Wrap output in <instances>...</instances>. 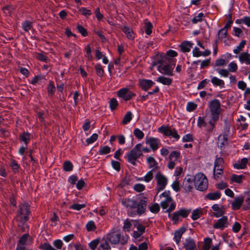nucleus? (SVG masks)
<instances>
[{
    "label": "nucleus",
    "mask_w": 250,
    "mask_h": 250,
    "mask_svg": "<svg viewBox=\"0 0 250 250\" xmlns=\"http://www.w3.org/2000/svg\"><path fill=\"white\" fill-rule=\"evenodd\" d=\"M146 205L147 198L141 194L126 200V207L128 208L127 214L131 217L144 214L146 212Z\"/></svg>",
    "instance_id": "f257e3e1"
},
{
    "label": "nucleus",
    "mask_w": 250,
    "mask_h": 250,
    "mask_svg": "<svg viewBox=\"0 0 250 250\" xmlns=\"http://www.w3.org/2000/svg\"><path fill=\"white\" fill-rule=\"evenodd\" d=\"M216 122L213 120L212 117L200 116L197 120V125L199 127H205L208 132H210L213 130Z\"/></svg>",
    "instance_id": "f03ea898"
},
{
    "label": "nucleus",
    "mask_w": 250,
    "mask_h": 250,
    "mask_svg": "<svg viewBox=\"0 0 250 250\" xmlns=\"http://www.w3.org/2000/svg\"><path fill=\"white\" fill-rule=\"evenodd\" d=\"M195 188L200 191L206 190L208 187V180L206 176L202 173L196 174L194 177Z\"/></svg>",
    "instance_id": "7ed1b4c3"
},
{
    "label": "nucleus",
    "mask_w": 250,
    "mask_h": 250,
    "mask_svg": "<svg viewBox=\"0 0 250 250\" xmlns=\"http://www.w3.org/2000/svg\"><path fill=\"white\" fill-rule=\"evenodd\" d=\"M142 145L138 144L127 154V161L132 165L135 166L138 159L142 155L141 151Z\"/></svg>",
    "instance_id": "20e7f679"
},
{
    "label": "nucleus",
    "mask_w": 250,
    "mask_h": 250,
    "mask_svg": "<svg viewBox=\"0 0 250 250\" xmlns=\"http://www.w3.org/2000/svg\"><path fill=\"white\" fill-rule=\"evenodd\" d=\"M209 107L211 112V117L214 121H217L221 112V104L219 100L214 99L209 103Z\"/></svg>",
    "instance_id": "39448f33"
},
{
    "label": "nucleus",
    "mask_w": 250,
    "mask_h": 250,
    "mask_svg": "<svg viewBox=\"0 0 250 250\" xmlns=\"http://www.w3.org/2000/svg\"><path fill=\"white\" fill-rule=\"evenodd\" d=\"M155 178L157 182L155 189L157 191V194H158L159 192L165 188L167 184L168 180L167 178L160 172H158L156 174Z\"/></svg>",
    "instance_id": "423d86ee"
},
{
    "label": "nucleus",
    "mask_w": 250,
    "mask_h": 250,
    "mask_svg": "<svg viewBox=\"0 0 250 250\" xmlns=\"http://www.w3.org/2000/svg\"><path fill=\"white\" fill-rule=\"evenodd\" d=\"M158 131L167 136H171L176 141L178 140L180 137L175 128H170L168 126L162 125L158 128Z\"/></svg>",
    "instance_id": "0eeeda50"
},
{
    "label": "nucleus",
    "mask_w": 250,
    "mask_h": 250,
    "mask_svg": "<svg viewBox=\"0 0 250 250\" xmlns=\"http://www.w3.org/2000/svg\"><path fill=\"white\" fill-rule=\"evenodd\" d=\"M29 208V205L26 203L20 205L18 215L21 218V222H26L28 220V215L30 213Z\"/></svg>",
    "instance_id": "6e6552de"
},
{
    "label": "nucleus",
    "mask_w": 250,
    "mask_h": 250,
    "mask_svg": "<svg viewBox=\"0 0 250 250\" xmlns=\"http://www.w3.org/2000/svg\"><path fill=\"white\" fill-rule=\"evenodd\" d=\"M106 240H108L113 244L119 243L121 239V233L120 229H113L107 235Z\"/></svg>",
    "instance_id": "1a4fd4ad"
},
{
    "label": "nucleus",
    "mask_w": 250,
    "mask_h": 250,
    "mask_svg": "<svg viewBox=\"0 0 250 250\" xmlns=\"http://www.w3.org/2000/svg\"><path fill=\"white\" fill-rule=\"evenodd\" d=\"M191 212V209L181 208L178 211H175L173 214L172 220L173 224L176 225L179 221V216H181L183 218L188 216Z\"/></svg>",
    "instance_id": "9d476101"
},
{
    "label": "nucleus",
    "mask_w": 250,
    "mask_h": 250,
    "mask_svg": "<svg viewBox=\"0 0 250 250\" xmlns=\"http://www.w3.org/2000/svg\"><path fill=\"white\" fill-rule=\"evenodd\" d=\"M160 197H164V199L160 203V205L163 209H167L169 204L172 201L170 196V192L169 190H166L160 195Z\"/></svg>",
    "instance_id": "9b49d317"
},
{
    "label": "nucleus",
    "mask_w": 250,
    "mask_h": 250,
    "mask_svg": "<svg viewBox=\"0 0 250 250\" xmlns=\"http://www.w3.org/2000/svg\"><path fill=\"white\" fill-rule=\"evenodd\" d=\"M229 226L228 218L227 216H223L213 225V227L216 229L223 230Z\"/></svg>",
    "instance_id": "f8f14e48"
},
{
    "label": "nucleus",
    "mask_w": 250,
    "mask_h": 250,
    "mask_svg": "<svg viewBox=\"0 0 250 250\" xmlns=\"http://www.w3.org/2000/svg\"><path fill=\"white\" fill-rule=\"evenodd\" d=\"M194 185V178L191 176H187L184 179L182 187L186 192H191Z\"/></svg>",
    "instance_id": "ddd939ff"
},
{
    "label": "nucleus",
    "mask_w": 250,
    "mask_h": 250,
    "mask_svg": "<svg viewBox=\"0 0 250 250\" xmlns=\"http://www.w3.org/2000/svg\"><path fill=\"white\" fill-rule=\"evenodd\" d=\"M158 71L162 74L167 76H173V67L169 64L159 65L158 67Z\"/></svg>",
    "instance_id": "4468645a"
},
{
    "label": "nucleus",
    "mask_w": 250,
    "mask_h": 250,
    "mask_svg": "<svg viewBox=\"0 0 250 250\" xmlns=\"http://www.w3.org/2000/svg\"><path fill=\"white\" fill-rule=\"evenodd\" d=\"M146 143L150 146V148L153 151H156L159 148L160 140L158 138L150 137L146 139Z\"/></svg>",
    "instance_id": "2eb2a0df"
},
{
    "label": "nucleus",
    "mask_w": 250,
    "mask_h": 250,
    "mask_svg": "<svg viewBox=\"0 0 250 250\" xmlns=\"http://www.w3.org/2000/svg\"><path fill=\"white\" fill-rule=\"evenodd\" d=\"M155 83L150 80L141 79L139 81V84L141 87L145 91H147Z\"/></svg>",
    "instance_id": "dca6fc26"
},
{
    "label": "nucleus",
    "mask_w": 250,
    "mask_h": 250,
    "mask_svg": "<svg viewBox=\"0 0 250 250\" xmlns=\"http://www.w3.org/2000/svg\"><path fill=\"white\" fill-rule=\"evenodd\" d=\"M184 246L186 250H195L196 249L195 241L191 238H188L185 240Z\"/></svg>",
    "instance_id": "f3484780"
},
{
    "label": "nucleus",
    "mask_w": 250,
    "mask_h": 250,
    "mask_svg": "<svg viewBox=\"0 0 250 250\" xmlns=\"http://www.w3.org/2000/svg\"><path fill=\"white\" fill-rule=\"evenodd\" d=\"M239 60L241 63L250 64V54L247 52L241 53L239 56Z\"/></svg>",
    "instance_id": "a211bd4d"
},
{
    "label": "nucleus",
    "mask_w": 250,
    "mask_h": 250,
    "mask_svg": "<svg viewBox=\"0 0 250 250\" xmlns=\"http://www.w3.org/2000/svg\"><path fill=\"white\" fill-rule=\"evenodd\" d=\"M193 43L189 41H184L180 44V47L181 51L184 52H189L192 47Z\"/></svg>",
    "instance_id": "6ab92c4d"
},
{
    "label": "nucleus",
    "mask_w": 250,
    "mask_h": 250,
    "mask_svg": "<svg viewBox=\"0 0 250 250\" xmlns=\"http://www.w3.org/2000/svg\"><path fill=\"white\" fill-rule=\"evenodd\" d=\"M244 201V198L242 196L236 197L234 201L231 203L232 208L233 209H239Z\"/></svg>",
    "instance_id": "aec40b11"
},
{
    "label": "nucleus",
    "mask_w": 250,
    "mask_h": 250,
    "mask_svg": "<svg viewBox=\"0 0 250 250\" xmlns=\"http://www.w3.org/2000/svg\"><path fill=\"white\" fill-rule=\"evenodd\" d=\"M185 231L186 229L184 227L180 228L179 229L175 231L173 239L177 244L179 243L181 237Z\"/></svg>",
    "instance_id": "412c9836"
},
{
    "label": "nucleus",
    "mask_w": 250,
    "mask_h": 250,
    "mask_svg": "<svg viewBox=\"0 0 250 250\" xmlns=\"http://www.w3.org/2000/svg\"><path fill=\"white\" fill-rule=\"evenodd\" d=\"M212 209L215 211L213 213V216L216 217L222 216L224 214V211L220 208L218 204H214L212 206Z\"/></svg>",
    "instance_id": "4be33fe9"
},
{
    "label": "nucleus",
    "mask_w": 250,
    "mask_h": 250,
    "mask_svg": "<svg viewBox=\"0 0 250 250\" xmlns=\"http://www.w3.org/2000/svg\"><path fill=\"white\" fill-rule=\"evenodd\" d=\"M248 159L247 158H243L240 161H239L238 163H236L233 164V167L235 168L244 169L246 167V164L248 162Z\"/></svg>",
    "instance_id": "5701e85b"
},
{
    "label": "nucleus",
    "mask_w": 250,
    "mask_h": 250,
    "mask_svg": "<svg viewBox=\"0 0 250 250\" xmlns=\"http://www.w3.org/2000/svg\"><path fill=\"white\" fill-rule=\"evenodd\" d=\"M221 192L219 191H216L214 192H210L206 194L205 199L210 200H216L220 198Z\"/></svg>",
    "instance_id": "b1692460"
},
{
    "label": "nucleus",
    "mask_w": 250,
    "mask_h": 250,
    "mask_svg": "<svg viewBox=\"0 0 250 250\" xmlns=\"http://www.w3.org/2000/svg\"><path fill=\"white\" fill-rule=\"evenodd\" d=\"M224 163V160L221 157L217 158L214 162V170L221 171L223 170L222 165Z\"/></svg>",
    "instance_id": "393cba45"
},
{
    "label": "nucleus",
    "mask_w": 250,
    "mask_h": 250,
    "mask_svg": "<svg viewBox=\"0 0 250 250\" xmlns=\"http://www.w3.org/2000/svg\"><path fill=\"white\" fill-rule=\"evenodd\" d=\"M157 82L164 85H169L171 84L172 80L170 78L161 76L157 78Z\"/></svg>",
    "instance_id": "a878e982"
},
{
    "label": "nucleus",
    "mask_w": 250,
    "mask_h": 250,
    "mask_svg": "<svg viewBox=\"0 0 250 250\" xmlns=\"http://www.w3.org/2000/svg\"><path fill=\"white\" fill-rule=\"evenodd\" d=\"M211 82L214 86H219L221 87H224L225 85V83L223 80L220 79L216 77L211 76Z\"/></svg>",
    "instance_id": "bb28decb"
},
{
    "label": "nucleus",
    "mask_w": 250,
    "mask_h": 250,
    "mask_svg": "<svg viewBox=\"0 0 250 250\" xmlns=\"http://www.w3.org/2000/svg\"><path fill=\"white\" fill-rule=\"evenodd\" d=\"M218 146L221 149L226 145L228 144V136L223 135H220L218 138Z\"/></svg>",
    "instance_id": "cd10ccee"
},
{
    "label": "nucleus",
    "mask_w": 250,
    "mask_h": 250,
    "mask_svg": "<svg viewBox=\"0 0 250 250\" xmlns=\"http://www.w3.org/2000/svg\"><path fill=\"white\" fill-rule=\"evenodd\" d=\"M169 60V58L167 56V55H160V59L158 60V61L157 62H155L153 63L152 67L158 63L160 64V65H163L164 63L167 64L166 63L168 62Z\"/></svg>",
    "instance_id": "c85d7f7f"
},
{
    "label": "nucleus",
    "mask_w": 250,
    "mask_h": 250,
    "mask_svg": "<svg viewBox=\"0 0 250 250\" xmlns=\"http://www.w3.org/2000/svg\"><path fill=\"white\" fill-rule=\"evenodd\" d=\"M19 138L20 140L23 142L26 145L30 140L31 134L29 133L24 132L20 135Z\"/></svg>",
    "instance_id": "c756f323"
},
{
    "label": "nucleus",
    "mask_w": 250,
    "mask_h": 250,
    "mask_svg": "<svg viewBox=\"0 0 250 250\" xmlns=\"http://www.w3.org/2000/svg\"><path fill=\"white\" fill-rule=\"evenodd\" d=\"M125 186V182L124 179H123L121 182L116 187V189L117 190L118 194L119 196H124L125 193L124 190V187Z\"/></svg>",
    "instance_id": "7c9ffc66"
},
{
    "label": "nucleus",
    "mask_w": 250,
    "mask_h": 250,
    "mask_svg": "<svg viewBox=\"0 0 250 250\" xmlns=\"http://www.w3.org/2000/svg\"><path fill=\"white\" fill-rule=\"evenodd\" d=\"M99 250H110V246H109L107 240L103 239L99 247Z\"/></svg>",
    "instance_id": "2f4dec72"
},
{
    "label": "nucleus",
    "mask_w": 250,
    "mask_h": 250,
    "mask_svg": "<svg viewBox=\"0 0 250 250\" xmlns=\"http://www.w3.org/2000/svg\"><path fill=\"white\" fill-rule=\"evenodd\" d=\"M147 162L149 165L150 168H153L152 169L155 170L157 167L158 163L155 159L151 156H149L147 158Z\"/></svg>",
    "instance_id": "473e14b6"
},
{
    "label": "nucleus",
    "mask_w": 250,
    "mask_h": 250,
    "mask_svg": "<svg viewBox=\"0 0 250 250\" xmlns=\"http://www.w3.org/2000/svg\"><path fill=\"white\" fill-rule=\"evenodd\" d=\"M205 17L204 14L203 13H200L198 15L194 16L191 20V22L193 24H196L199 22H201L203 20V18Z\"/></svg>",
    "instance_id": "72a5a7b5"
},
{
    "label": "nucleus",
    "mask_w": 250,
    "mask_h": 250,
    "mask_svg": "<svg viewBox=\"0 0 250 250\" xmlns=\"http://www.w3.org/2000/svg\"><path fill=\"white\" fill-rule=\"evenodd\" d=\"M180 157V152L177 151H173L169 155V160L175 162L178 161Z\"/></svg>",
    "instance_id": "f704fd0d"
},
{
    "label": "nucleus",
    "mask_w": 250,
    "mask_h": 250,
    "mask_svg": "<svg viewBox=\"0 0 250 250\" xmlns=\"http://www.w3.org/2000/svg\"><path fill=\"white\" fill-rule=\"evenodd\" d=\"M138 223V221L136 220H131L130 221L127 219L126 220V229L127 231L130 230L132 226H133L134 227H135L137 224Z\"/></svg>",
    "instance_id": "c9c22d12"
},
{
    "label": "nucleus",
    "mask_w": 250,
    "mask_h": 250,
    "mask_svg": "<svg viewBox=\"0 0 250 250\" xmlns=\"http://www.w3.org/2000/svg\"><path fill=\"white\" fill-rule=\"evenodd\" d=\"M246 42L245 40L242 41L236 48L233 49V52L235 54H239L244 48Z\"/></svg>",
    "instance_id": "e433bc0d"
},
{
    "label": "nucleus",
    "mask_w": 250,
    "mask_h": 250,
    "mask_svg": "<svg viewBox=\"0 0 250 250\" xmlns=\"http://www.w3.org/2000/svg\"><path fill=\"white\" fill-rule=\"evenodd\" d=\"M204 243L203 250H209L212 244V239L209 237H206L204 239Z\"/></svg>",
    "instance_id": "4c0bfd02"
},
{
    "label": "nucleus",
    "mask_w": 250,
    "mask_h": 250,
    "mask_svg": "<svg viewBox=\"0 0 250 250\" xmlns=\"http://www.w3.org/2000/svg\"><path fill=\"white\" fill-rule=\"evenodd\" d=\"M202 214L201 209H196L193 210L191 218L193 220H196L200 218V215Z\"/></svg>",
    "instance_id": "58836bf2"
},
{
    "label": "nucleus",
    "mask_w": 250,
    "mask_h": 250,
    "mask_svg": "<svg viewBox=\"0 0 250 250\" xmlns=\"http://www.w3.org/2000/svg\"><path fill=\"white\" fill-rule=\"evenodd\" d=\"M245 176L242 175H237L236 174H233L231 176V181L236 183H241L242 182Z\"/></svg>",
    "instance_id": "ea45409f"
},
{
    "label": "nucleus",
    "mask_w": 250,
    "mask_h": 250,
    "mask_svg": "<svg viewBox=\"0 0 250 250\" xmlns=\"http://www.w3.org/2000/svg\"><path fill=\"white\" fill-rule=\"evenodd\" d=\"M73 165L69 161H66L63 163V168L65 171H70L72 170Z\"/></svg>",
    "instance_id": "a19ab883"
},
{
    "label": "nucleus",
    "mask_w": 250,
    "mask_h": 250,
    "mask_svg": "<svg viewBox=\"0 0 250 250\" xmlns=\"http://www.w3.org/2000/svg\"><path fill=\"white\" fill-rule=\"evenodd\" d=\"M145 188V186L142 184L137 183L133 186V189L138 192L143 191Z\"/></svg>",
    "instance_id": "79ce46f5"
},
{
    "label": "nucleus",
    "mask_w": 250,
    "mask_h": 250,
    "mask_svg": "<svg viewBox=\"0 0 250 250\" xmlns=\"http://www.w3.org/2000/svg\"><path fill=\"white\" fill-rule=\"evenodd\" d=\"M119 99L124 102L125 101V87H123L117 92Z\"/></svg>",
    "instance_id": "37998d69"
},
{
    "label": "nucleus",
    "mask_w": 250,
    "mask_h": 250,
    "mask_svg": "<svg viewBox=\"0 0 250 250\" xmlns=\"http://www.w3.org/2000/svg\"><path fill=\"white\" fill-rule=\"evenodd\" d=\"M126 37L131 40H133L135 38V34L133 30L127 27H126Z\"/></svg>",
    "instance_id": "c03bdc74"
},
{
    "label": "nucleus",
    "mask_w": 250,
    "mask_h": 250,
    "mask_svg": "<svg viewBox=\"0 0 250 250\" xmlns=\"http://www.w3.org/2000/svg\"><path fill=\"white\" fill-rule=\"evenodd\" d=\"M28 234H23L19 241V243L18 245L21 246H24L26 244L27 240L28 239Z\"/></svg>",
    "instance_id": "a18cd8bd"
},
{
    "label": "nucleus",
    "mask_w": 250,
    "mask_h": 250,
    "mask_svg": "<svg viewBox=\"0 0 250 250\" xmlns=\"http://www.w3.org/2000/svg\"><path fill=\"white\" fill-rule=\"evenodd\" d=\"M133 133L135 137L139 139H142L144 137V133L139 128H135Z\"/></svg>",
    "instance_id": "49530a36"
},
{
    "label": "nucleus",
    "mask_w": 250,
    "mask_h": 250,
    "mask_svg": "<svg viewBox=\"0 0 250 250\" xmlns=\"http://www.w3.org/2000/svg\"><path fill=\"white\" fill-rule=\"evenodd\" d=\"M230 124L228 121H225L224 127L223 135L228 136L230 133Z\"/></svg>",
    "instance_id": "de8ad7c7"
},
{
    "label": "nucleus",
    "mask_w": 250,
    "mask_h": 250,
    "mask_svg": "<svg viewBox=\"0 0 250 250\" xmlns=\"http://www.w3.org/2000/svg\"><path fill=\"white\" fill-rule=\"evenodd\" d=\"M110 151V147L108 146H104L100 147L99 150V153L100 155H104L109 153Z\"/></svg>",
    "instance_id": "09e8293b"
},
{
    "label": "nucleus",
    "mask_w": 250,
    "mask_h": 250,
    "mask_svg": "<svg viewBox=\"0 0 250 250\" xmlns=\"http://www.w3.org/2000/svg\"><path fill=\"white\" fill-rule=\"evenodd\" d=\"M95 69L96 73L99 77H102L104 74V70L102 68V65L100 64H98L95 65Z\"/></svg>",
    "instance_id": "8fccbe9b"
},
{
    "label": "nucleus",
    "mask_w": 250,
    "mask_h": 250,
    "mask_svg": "<svg viewBox=\"0 0 250 250\" xmlns=\"http://www.w3.org/2000/svg\"><path fill=\"white\" fill-rule=\"evenodd\" d=\"M197 107V105L193 102H188L187 105V110L189 112L194 110Z\"/></svg>",
    "instance_id": "3c124183"
},
{
    "label": "nucleus",
    "mask_w": 250,
    "mask_h": 250,
    "mask_svg": "<svg viewBox=\"0 0 250 250\" xmlns=\"http://www.w3.org/2000/svg\"><path fill=\"white\" fill-rule=\"evenodd\" d=\"M150 211L153 213H157L160 210V207L157 203L153 204L149 207Z\"/></svg>",
    "instance_id": "603ef678"
},
{
    "label": "nucleus",
    "mask_w": 250,
    "mask_h": 250,
    "mask_svg": "<svg viewBox=\"0 0 250 250\" xmlns=\"http://www.w3.org/2000/svg\"><path fill=\"white\" fill-rule=\"evenodd\" d=\"M86 228L88 231H93L96 229V226L93 221H89L86 225Z\"/></svg>",
    "instance_id": "864d4df0"
},
{
    "label": "nucleus",
    "mask_w": 250,
    "mask_h": 250,
    "mask_svg": "<svg viewBox=\"0 0 250 250\" xmlns=\"http://www.w3.org/2000/svg\"><path fill=\"white\" fill-rule=\"evenodd\" d=\"M152 25L150 22H147L145 24V32L147 35H150L152 33Z\"/></svg>",
    "instance_id": "5fc2aeb1"
},
{
    "label": "nucleus",
    "mask_w": 250,
    "mask_h": 250,
    "mask_svg": "<svg viewBox=\"0 0 250 250\" xmlns=\"http://www.w3.org/2000/svg\"><path fill=\"white\" fill-rule=\"evenodd\" d=\"M238 69V66L237 64L234 62H232L229 64V71L231 72H235L237 71Z\"/></svg>",
    "instance_id": "6e6d98bb"
},
{
    "label": "nucleus",
    "mask_w": 250,
    "mask_h": 250,
    "mask_svg": "<svg viewBox=\"0 0 250 250\" xmlns=\"http://www.w3.org/2000/svg\"><path fill=\"white\" fill-rule=\"evenodd\" d=\"M98 138V135L97 133H94L92 134V135L89 138H87L86 140V142L87 144H91L94 143L95 141L97 140Z\"/></svg>",
    "instance_id": "4d7b16f0"
},
{
    "label": "nucleus",
    "mask_w": 250,
    "mask_h": 250,
    "mask_svg": "<svg viewBox=\"0 0 250 250\" xmlns=\"http://www.w3.org/2000/svg\"><path fill=\"white\" fill-rule=\"evenodd\" d=\"M55 89V87L52 81H50L49 84L47 86V91L49 95H52L54 94V92Z\"/></svg>",
    "instance_id": "13d9d810"
},
{
    "label": "nucleus",
    "mask_w": 250,
    "mask_h": 250,
    "mask_svg": "<svg viewBox=\"0 0 250 250\" xmlns=\"http://www.w3.org/2000/svg\"><path fill=\"white\" fill-rule=\"evenodd\" d=\"M23 29L25 31H28L32 27V22L29 21H25L22 23Z\"/></svg>",
    "instance_id": "bf43d9fd"
},
{
    "label": "nucleus",
    "mask_w": 250,
    "mask_h": 250,
    "mask_svg": "<svg viewBox=\"0 0 250 250\" xmlns=\"http://www.w3.org/2000/svg\"><path fill=\"white\" fill-rule=\"evenodd\" d=\"M153 169L148 171L144 177V181L146 182H150L153 178Z\"/></svg>",
    "instance_id": "052dcab7"
},
{
    "label": "nucleus",
    "mask_w": 250,
    "mask_h": 250,
    "mask_svg": "<svg viewBox=\"0 0 250 250\" xmlns=\"http://www.w3.org/2000/svg\"><path fill=\"white\" fill-rule=\"evenodd\" d=\"M85 207V204H74L70 207V208L74 210H80Z\"/></svg>",
    "instance_id": "680f3d73"
},
{
    "label": "nucleus",
    "mask_w": 250,
    "mask_h": 250,
    "mask_svg": "<svg viewBox=\"0 0 250 250\" xmlns=\"http://www.w3.org/2000/svg\"><path fill=\"white\" fill-rule=\"evenodd\" d=\"M209 81V80L206 79L205 80H202L201 81L197 86L198 89H202L205 87V86L208 83Z\"/></svg>",
    "instance_id": "e2e57ef3"
},
{
    "label": "nucleus",
    "mask_w": 250,
    "mask_h": 250,
    "mask_svg": "<svg viewBox=\"0 0 250 250\" xmlns=\"http://www.w3.org/2000/svg\"><path fill=\"white\" fill-rule=\"evenodd\" d=\"M40 248L43 250H57L53 248L50 244L47 243H44L40 246Z\"/></svg>",
    "instance_id": "0e129e2a"
},
{
    "label": "nucleus",
    "mask_w": 250,
    "mask_h": 250,
    "mask_svg": "<svg viewBox=\"0 0 250 250\" xmlns=\"http://www.w3.org/2000/svg\"><path fill=\"white\" fill-rule=\"evenodd\" d=\"M109 105L112 110L115 109L118 105V102L116 99L115 98L111 99L109 102Z\"/></svg>",
    "instance_id": "69168bd1"
},
{
    "label": "nucleus",
    "mask_w": 250,
    "mask_h": 250,
    "mask_svg": "<svg viewBox=\"0 0 250 250\" xmlns=\"http://www.w3.org/2000/svg\"><path fill=\"white\" fill-rule=\"evenodd\" d=\"M100 243V241L98 239H95L92 241H91L89 244V246L90 248V249L92 250H94L96 247H97L98 245Z\"/></svg>",
    "instance_id": "338daca9"
},
{
    "label": "nucleus",
    "mask_w": 250,
    "mask_h": 250,
    "mask_svg": "<svg viewBox=\"0 0 250 250\" xmlns=\"http://www.w3.org/2000/svg\"><path fill=\"white\" fill-rule=\"evenodd\" d=\"M218 73L221 76L224 77H227L229 75V70L226 69H217Z\"/></svg>",
    "instance_id": "774afa93"
}]
</instances>
